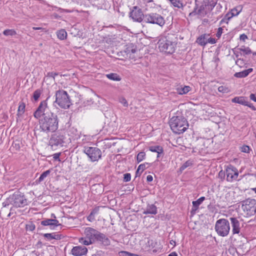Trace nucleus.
I'll list each match as a JSON object with an SVG mask.
<instances>
[{
  "label": "nucleus",
  "instance_id": "f257e3e1",
  "mask_svg": "<svg viewBox=\"0 0 256 256\" xmlns=\"http://www.w3.org/2000/svg\"><path fill=\"white\" fill-rule=\"evenodd\" d=\"M34 117L39 119L40 128L46 133L56 132L58 128V119L56 114L50 110L46 100L40 102L34 114Z\"/></svg>",
  "mask_w": 256,
  "mask_h": 256
},
{
  "label": "nucleus",
  "instance_id": "f03ea898",
  "mask_svg": "<svg viewBox=\"0 0 256 256\" xmlns=\"http://www.w3.org/2000/svg\"><path fill=\"white\" fill-rule=\"evenodd\" d=\"M216 3L214 0H195L194 10L189 14L188 16H197L198 18H204L214 9Z\"/></svg>",
  "mask_w": 256,
  "mask_h": 256
},
{
  "label": "nucleus",
  "instance_id": "7ed1b4c3",
  "mask_svg": "<svg viewBox=\"0 0 256 256\" xmlns=\"http://www.w3.org/2000/svg\"><path fill=\"white\" fill-rule=\"evenodd\" d=\"M169 124L173 132L178 134H182L188 127L187 120L182 116H172Z\"/></svg>",
  "mask_w": 256,
  "mask_h": 256
},
{
  "label": "nucleus",
  "instance_id": "20e7f679",
  "mask_svg": "<svg viewBox=\"0 0 256 256\" xmlns=\"http://www.w3.org/2000/svg\"><path fill=\"white\" fill-rule=\"evenodd\" d=\"M174 36L169 34L161 36L158 43L160 52L170 54L174 52L176 43L173 41Z\"/></svg>",
  "mask_w": 256,
  "mask_h": 256
},
{
  "label": "nucleus",
  "instance_id": "39448f33",
  "mask_svg": "<svg viewBox=\"0 0 256 256\" xmlns=\"http://www.w3.org/2000/svg\"><path fill=\"white\" fill-rule=\"evenodd\" d=\"M28 200L25 196L20 192H16L10 195L2 203L3 206L6 207L12 205L14 208H22L28 205Z\"/></svg>",
  "mask_w": 256,
  "mask_h": 256
},
{
  "label": "nucleus",
  "instance_id": "423d86ee",
  "mask_svg": "<svg viewBox=\"0 0 256 256\" xmlns=\"http://www.w3.org/2000/svg\"><path fill=\"white\" fill-rule=\"evenodd\" d=\"M98 231L90 227L86 228L84 230V237L80 238L79 242L84 246H89L96 242Z\"/></svg>",
  "mask_w": 256,
  "mask_h": 256
},
{
  "label": "nucleus",
  "instance_id": "0eeeda50",
  "mask_svg": "<svg viewBox=\"0 0 256 256\" xmlns=\"http://www.w3.org/2000/svg\"><path fill=\"white\" fill-rule=\"evenodd\" d=\"M242 208L246 217H250L256 214V200L248 198L242 202Z\"/></svg>",
  "mask_w": 256,
  "mask_h": 256
},
{
  "label": "nucleus",
  "instance_id": "6e6552de",
  "mask_svg": "<svg viewBox=\"0 0 256 256\" xmlns=\"http://www.w3.org/2000/svg\"><path fill=\"white\" fill-rule=\"evenodd\" d=\"M56 100L54 102L62 108H68L71 105L69 96L66 92L59 90L55 94Z\"/></svg>",
  "mask_w": 256,
  "mask_h": 256
},
{
  "label": "nucleus",
  "instance_id": "1a4fd4ad",
  "mask_svg": "<svg viewBox=\"0 0 256 256\" xmlns=\"http://www.w3.org/2000/svg\"><path fill=\"white\" fill-rule=\"evenodd\" d=\"M215 230L220 236H227L230 230L229 221L225 218L218 220L216 222Z\"/></svg>",
  "mask_w": 256,
  "mask_h": 256
},
{
  "label": "nucleus",
  "instance_id": "9d476101",
  "mask_svg": "<svg viewBox=\"0 0 256 256\" xmlns=\"http://www.w3.org/2000/svg\"><path fill=\"white\" fill-rule=\"evenodd\" d=\"M144 22L146 23L156 24L162 27L166 24L165 20L161 15L154 12L146 14Z\"/></svg>",
  "mask_w": 256,
  "mask_h": 256
},
{
  "label": "nucleus",
  "instance_id": "9b49d317",
  "mask_svg": "<svg viewBox=\"0 0 256 256\" xmlns=\"http://www.w3.org/2000/svg\"><path fill=\"white\" fill-rule=\"evenodd\" d=\"M84 152L90 158L92 162H98L102 158L101 150L96 147H85Z\"/></svg>",
  "mask_w": 256,
  "mask_h": 256
},
{
  "label": "nucleus",
  "instance_id": "f8f14e48",
  "mask_svg": "<svg viewBox=\"0 0 256 256\" xmlns=\"http://www.w3.org/2000/svg\"><path fill=\"white\" fill-rule=\"evenodd\" d=\"M226 180L228 182H232L234 181L240 180V178H238L239 174L238 169L231 164L227 166L226 169Z\"/></svg>",
  "mask_w": 256,
  "mask_h": 256
},
{
  "label": "nucleus",
  "instance_id": "ddd939ff",
  "mask_svg": "<svg viewBox=\"0 0 256 256\" xmlns=\"http://www.w3.org/2000/svg\"><path fill=\"white\" fill-rule=\"evenodd\" d=\"M129 16L134 22H141L144 20L145 14L140 8L137 6H134L129 14Z\"/></svg>",
  "mask_w": 256,
  "mask_h": 256
},
{
  "label": "nucleus",
  "instance_id": "4468645a",
  "mask_svg": "<svg viewBox=\"0 0 256 256\" xmlns=\"http://www.w3.org/2000/svg\"><path fill=\"white\" fill-rule=\"evenodd\" d=\"M64 142V136L58 134H52L49 140V144L52 148L58 146H62Z\"/></svg>",
  "mask_w": 256,
  "mask_h": 256
},
{
  "label": "nucleus",
  "instance_id": "2eb2a0df",
  "mask_svg": "<svg viewBox=\"0 0 256 256\" xmlns=\"http://www.w3.org/2000/svg\"><path fill=\"white\" fill-rule=\"evenodd\" d=\"M88 252V248L83 246H75L71 250L70 254L74 256H86Z\"/></svg>",
  "mask_w": 256,
  "mask_h": 256
},
{
  "label": "nucleus",
  "instance_id": "dca6fc26",
  "mask_svg": "<svg viewBox=\"0 0 256 256\" xmlns=\"http://www.w3.org/2000/svg\"><path fill=\"white\" fill-rule=\"evenodd\" d=\"M230 220L232 227L233 234H239L240 231V222L236 218L230 217Z\"/></svg>",
  "mask_w": 256,
  "mask_h": 256
},
{
  "label": "nucleus",
  "instance_id": "f3484780",
  "mask_svg": "<svg viewBox=\"0 0 256 256\" xmlns=\"http://www.w3.org/2000/svg\"><path fill=\"white\" fill-rule=\"evenodd\" d=\"M148 244L150 247L149 250H152L153 252H157L160 251L162 246L160 244L152 240H148Z\"/></svg>",
  "mask_w": 256,
  "mask_h": 256
},
{
  "label": "nucleus",
  "instance_id": "a211bd4d",
  "mask_svg": "<svg viewBox=\"0 0 256 256\" xmlns=\"http://www.w3.org/2000/svg\"><path fill=\"white\" fill-rule=\"evenodd\" d=\"M41 224L44 226H50V228L53 229L55 226L60 225L58 221L56 219H46L41 222Z\"/></svg>",
  "mask_w": 256,
  "mask_h": 256
},
{
  "label": "nucleus",
  "instance_id": "6ab92c4d",
  "mask_svg": "<svg viewBox=\"0 0 256 256\" xmlns=\"http://www.w3.org/2000/svg\"><path fill=\"white\" fill-rule=\"evenodd\" d=\"M242 6L240 5L238 6L231 10V11L226 14L228 20H230L233 16H237L242 12Z\"/></svg>",
  "mask_w": 256,
  "mask_h": 256
},
{
  "label": "nucleus",
  "instance_id": "aec40b11",
  "mask_svg": "<svg viewBox=\"0 0 256 256\" xmlns=\"http://www.w3.org/2000/svg\"><path fill=\"white\" fill-rule=\"evenodd\" d=\"M96 242H99L106 246H109L110 244L109 238L104 234L100 232H98Z\"/></svg>",
  "mask_w": 256,
  "mask_h": 256
},
{
  "label": "nucleus",
  "instance_id": "412c9836",
  "mask_svg": "<svg viewBox=\"0 0 256 256\" xmlns=\"http://www.w3.org/2000/svg\"><path fill=\"white\" fill-rule=\"evenodd\" d=\"M146 10H150L160 8V6L156 4L153 0H145Z\"/></svg>",
  "mask_w": 256,
  "mask_h": 256
},
{
  "label": "nucleus",
  "instance_id": "4be33fe9",
  "mask_svg": "<svg viewBox=\"0 0 256 256\" xmlns=\"http://www.w3.org/2000/svg\"><path fill=\"white\" fill-rule=\"evenodd\" d=\"M157 213V208L154 204H148L146 208V210L144 211V214H156Z\"/></svg>",
  "mask_w": 256,
  "mask_h": 256
},
{
  "label": "nucleus",
  "instance_id": "5701e85b",
  "mask_svg": "<svg viewBox=\"0 0 256 256\" xmlns=\"http://www.w3.org/2000/svg\"><path fill=\"white\" fill-rule=\"evenodd\" d=\"M232 102L234 103H238L246 106L248 105V100L244 96H236L232 99Z\"/></svg>",
  "mask_w": 256,
  "mask_h": 256
},
{
  "label": "nucleus",
  "instance_id": "b1692460",
  "mask_svg": "<svg viewBox=\"0 0 256 256\" xmlns=\"http://www.w3.org/2000/svg\"><path fill=\"white\" fill-rule=\"evenodd\" d=\"M208 37V34H204L199 36L196 42L200 46H204L206 45V38Z\"/></svg>",
  "mask_w": 256,
  "mask_h": 256
},
{
  "label": "nucleus",
  "instance_id": "393cba45",
  "mask_svg": "<svg viewBox=\"0 0 256 256\" xmlns=\"http://www.w3.org/2000/svg\"><path fill=\"white\" fill-rule=\"evenodd\" d=\"M252 71V68H250L240 72H236L234 74V76L236 78H245Z\"/></svg>",
  "mask_w": 256,
  "mask_h": 256
},
{
  "label": "nucleus",
  "instance_id": "a878e982",
  "mask_svg": "<svg viewBox=\"0 0 256 256\" xmlns=\"http://www.w3.org/2000/svg\"><path fill=\"white\" fill-rule=\"evenodd\" d=\"M206 199L204 196H202L196 201H193L192 208V212L196 211L198 208L199 206L202 202Z\"/></svg>",
  "mask_w": 256,
  "mask_h": 256
},
{
  "label": "nucleus",
  "instance_id": "bb28decb",
  "mask_svg": "<svg viewBox=\"0 0 256 256\" xmlns=\"http://www.w3.org/2000/svg\"><path fill=\"white\" fill-rule=\"evenodd\" d=\"M170 4L173 6L175 8H178L183 9L185 4H184L182 1L180 0H168Z\"/></svg>",
  "mask_w": 256,
  "mask_h": 256
},
{
  "label": "nucleus",
  "instance_id": "cd10ccee",
  "mask_svg": "<svg viewBox=\"0 0 256 256\" xmlns=\"http://www.w3.org/2000/svg\"><path fill=\"white\" fill-rule=\"evenodd\" d=\"M150 166V164L148 162H146L140 164L136 171V174L138 175V174H140L144 170L148 168L149 166Z\"/></svg>",
  "mask_w": 256,
  "mask_h": 256
},
{
  "label": "nucleus",
  "instance_id": "c85d7f7f",
  "mask_svg": "<svg viewBox=\"0 0 256 256\" xmlns=\"http://www.w3.org/2000/svg\"><path fill=\"white\" fill-rule=\"evenodd\" d=\"M148 150L152 152H156L159 154H163L164 150L160 146H152L148 148Z\"/></svg>",
  "mask_w": 256,
  "mask_h": 256
},
{
  "label": "nucleus",
  "instance_id": "c756f323",
  "mask_svg": "<svg viewBox=\"0 0 256 256\" xmlns=\"http://www.w3.org/2000/svg\"><path fill=\"white\" fill-rule=\"evenodd\" d=\"M56 35L58 38L60 40H64L66 39L67 37V32L65 30L61 29L56 32Z\"/></svg>",
  "mask_w": 256,
  "mask_h": 256
},
{
  "label": "nucleus",
  "instance_id": "7c9ffc66",
  "mask_svg": "<svg viewBox=\"0 0 256 256\" xmlns=\"http://www.w3.org/2000/svg\"><path fill=\"white\" fill-rule=\"evenodd\" d=\"M44 236L45 238L48 240H58L60 238L59 235L56 234L55 233L45 234H44Z\"/></svg>",
  "mask_w": 256,
  "mask_h": 256
},
{
  "label": "nucleus",
  "instance_id": "2f4dec72",
  "mask_svg": "<svg viewBox=\"0 0 256 256\" xmlns=\"http://www.w3.org/2000/svg\"><path fill=\"white\" fill-rule=\"evenodd\" d=\"M106 78L108 79L114 81H120L121 80L120 76L117 74L115 73H110L109 74H106Z\"/></svg>",
  "mask_w": 256,
  "mask_h": 256
},
{
  "label": "nucleus",
  "instance_id": "473e14b6",
  "mask_svg": "<svg viewBox=\"0 0 256 256\" xmlns=\"http://www.w3.org/2000/svg\"><path fill=\"white\" fill-rule=\"evenodd\" d=\"M26 105L24 102H21L19 104L18 110V116H21L24 112Z\"/></svg>",
  "mask_w": 256,
  "mask_h": 256
},
{
  "label": "nucleus",
  "instance_id": "72a5a7b5",
  "mask_svg": "<svg viewBox=\"0 0 256 256\" xmlns=\"http://www.w3.org/2000/svg\"><path fill=\"white\" fill-rule=\"evenodd\" d=\"M190 90L189 86H184L183 88H178V93L180 94H187Z\"/></svg>",
  "mask_w": 256,
  "mask_h": 256
},
{
  "label": "nucleus",
  "instance_id": "f704fd0d",
  "mask_svg": "<svg viewBox=\"0 0 256 256\" xmlns=\"http://www.w3.org/2000/svg\"><path fill=\"white\" fill-rule=\"evenodd\" d=\"M146 153L144 152H140L136 156V162L140 163L146 158Z\"/></svg>",
  "mask_w": 256,
  "mask_h": 256
},
{
  "label": "nucleus",
  "instance_id": "c9c22d12",
  "mask_svg": "<svg viewBox=\"0 0 256 256\" xmlns=\"http://www.w3.org/2000/svg\"><path fill=\"white\" fill-rule=\"evenodd\" d=\"M3 34L6 36H13L16 34V32L13 29H7L3 32Z\"/></svg>",
  "mask_w": 256,
  "mask_h": 256
},
{
  "label": "nucleus",
  "instance_id": "e433bc0d",
  "mask_svg": "<svg viewBox=\"0 0 256 256\" xmlns=\"http://www.w3.org/2000/svg\"><path fill=\"white\" fill-rule=\"evenodd\" d=\"M218 91L222 94H227L230 92V90L228 86H222L218 88Z\"/></svg>",
  "mask_w": 256,
  "mask_h": 256
},
{
  "label": "nucleus",
  "instance_id": "4c0bfd02",
  "mask_svg": "<svg viewBox=\"0 0 256 256\" xmlns=\"http://www.w3.org/2000/svg\"><path fill=\"white\" fill-rule=\"evenodd\" d=\"M51 170H48L44 172H42L40 176L39 177L38 180L39 182H41L44 180V179L50 174Z\"/></svg>",
  "mask_w": 256,
  "mask_h": 256
},
{
  "label": "nucleus",
  "instance_id": "58836bf2",
  "mask_svg": "<svg viewBox=\"0 0 256 256\" xmlns=\"http://www.w3.org/2000/svg\"><path fill=\"white\" fill-rule=\"evenodd\" d=\"M192 162L191 160H187L180 168V171L182 172L188 166H192Z\"/></svg>",
  "mask_w": 256,
  "mask_h": 256
},
{
  "label": "nucleus",
  "instance_id": "ea45409f",
  "mask_svg": "<svg viewBox=\"0 0 256 256\" xmlns=\"http://www.w3.org/2000/svg\"><path fill=\"white\" fill-rule=\"evenodd\" d=\"M40 94L41 90L40 89H38L34 92L33 94V98L36 101L40 97Z\"/></svg>",
  "mask_w": 256,
  "mask_h": 256
},
{
  "label": "nucleus",
  "instance_id": "a19ab883",
  "mask_svg": "<svg viewBox=\"0 0 256 256\" xmlns=\"http://www.w3.org/2000/svg\"><path fill=\"white\" fill-rule=\"evenodd\" d=\"M240 50L246 54H250L252 52L250 49L248 47H245L244 46L240 48Z\"/></svg>",
  "mask_w": 256,
  "mask_h": 256
},
{
  "label": "nucleus",
  "instance_id": "79ce46f5",
  "mask_svg": "<svg viewBox=\"0 0 256 256\" xmlns=\"http://www.w3.org/2000/svg\"><path fill=\"white\" fill-rule=\"evenodd\" d=\"M58 73L55 72H48L47 73L46 75V77L47 78H52L54 82H55V76H58Z\"/></svg>",
  "mask_w": 256,
  "mask_h": 256
},
{
  "label": "nucleus",
  "instance_id": "37998d69",
  "mask_svg": "<svg viewBox=\"0 0 256 256\" xmlns=\"http://www.w3.org/2000/svg\"><path fill=\"white\" fill-rule=\"evenodd\" d=\"M216 42V40L215 38H211L210 36V34H208V37L206 38V44H214Z\"/></svg>",
  "mask_w": 256,
  "mask_h": 256
},
{
  "label": "nucleus",
  "instance_id": "c03bdc74",
  "mask_svg": "<svg viewBox=\"0 0 256 256\" xmlns=\"http://www.w3.org/2000/svg\"><path fill=\"white\" fill-rule=\"evenodd\" d=\"M250 150V148L246 145H244L240 148L241 151L245 153H249Z\"/></svg>",
  "mask_w": 256,
  "mask_h": 256
},
{
  "label": "nucleus",
  "instance_id": "a18cd8bd",
  "mask_svg": "<svg viewBox=\"0 0 256 256\" xmlns=\"http://www.w3.org/2000/svg\"><path fill=\"white\" fill-rule=\"evenodd\" d=\"M35 225L33 224H26V228L27 230L32 231L35 229Z\"/></svg>",
  "mask_w": 256,
  "mask_h": 256
},
{
  "label": "nucleus",
  "instance_id": "49530a36",
  "mask_svg": "<svg viewBox=\"0 0 256 256\" xmlns=\"http://www.w3.org/2000/svg\"><path fill=\"white\" fill-rule=\"evenodd\" d=\"M131 175L130 173H126L124 174V181L128 182L130 180Z\"/></svg>",
  "mask_w": 256,
  "mask_h": 256
},
{
  "label": "nucleus",
  "instance_id": "de8ad7c7",
  "mask_svg": "<svg viewBox=\"0 0 256 256\" xmlns=\"http://www.w3.org/2000/svg\"><path fill=\"white\" fill-rule=\"evenodd\" d=\"M120 102L124 106L127 107L128 106V102L124 98H120Z\"/></svg>",
  "mask_w": 256,
  "mask_h": 256
},
{
  "label": "nucleus",
  "instance_id": "09e8293b",
  "mask_svg": "<svg viewBox=\"0 0 256 256\" xmlns=\"http://www.w3.org/2000/svg\"><path fill=\"white\" fill-rule=\"evenodd\" d=\"M223 32V29L222 28L220 27L218 29V31H217V32L216 33V36L218 38H220L221 36H222V34Z\"/></svg>",
  "mask_w": 256,
  "mask_h": 256
},
{
  "label": "nucleus",
  "instance_id": "8fccbe9b",
  "mask_svg": "<svg viewBox=\"0 0 256 256\" xmlns=\"http://www.w3.org/2000/svg\"><path fill=\"white\" fill-rule=\"evenodd\" d=\"M12 146L16 148V150H19L20 148V146L19 142H15L12 144Z\"/></svg>",
  "mask_w": 256,
  "mask_h": 256
},
{
  "label": "nucleus",
  "instance_id": "3c124183",
  "mask_svg": "<svg viewBox=\"0 0 256 256\" xmlns=\"http://www.w3.org/2000/svg\"><path fill=\"white\" fill-rule=\"evenodd\" d=\"M99 211V207L94 208L90 212L92 215H93L95 216L96 214H97Z\"/></svg>",
  "mask_w": 256,
  "mask_h": 256
},
{
  "label": "nucleus",
  "instance_id": "603ef678",
  "mask_svg": "<svg viewBox=\"0 0 256 256\" xmlns=\"http://www.w3.org/2000/svg\"><path fill=\"white\" fill-rule=\"evenodd\" d=\"M226 175V170L223 171L222 170L218 172V176L222 180L224 178Z\"/></svg>",
  "mask_w": 256,
  "mask_h": 256
},
{
  "label": "nucleus",
  "instance_id": "864d4df0",
  "mask_svg": "<svg viewBox=\"0 0 256 256\" xmlns=\"http://www.w3.org/2000/svg\"><path fill=\"white\" fill-rule=\"evenodd\" d=\"M95 216L93 215H92V214L90 213V214H89V216H88L87 218V220L92 222V221H94L95 219Z\"/></svg>",
  "mask_w": 256,
  "mask_h": 256
},
{
  "label": "nucleus",
  "instance_id": "5fc2aeb1",
  "mask_svg": "<svg viewBox=\"0 0 256 256\" xmlns=\"http://www.w3.org/2000/svg\"><path fill=\"white\" fill-rule=\"evenodd\" d=\"M240 39L242 41H245L246 39H248V36L245 34H242L240 36Z\"/></svg>",
  "mask_w": 256,
  "mask_h": 256
},
{
  "label": "nucleus",
  "instance_id": "6e6d98bb",
  "mask_svg": "<svg viewBox=\"0 0 256 256\" xmlns=\"http://www.w3.org/2000/svg\"><path fill=\"white\" fill-rule=\"evenodd\" d=\"M250 99L256 102V94H251L250 96Z\"/></svg>",
  "mask_w": 256,
  "mask_h": 256
},
{
  "label": "nucleus",
  "instance_id": "4d7b16f0",
  "mask_svg": "<svg viewBox=\"0 0 256 256\" xmlns=\"http://www.w3.org/2000/svg\"><path fill=\"white\" fill-rule=\"evenodd\" d=\"M248 105H246V106L250 108L253 110H256V108L253 106L252 104L250 103L249 102H248Z\"/></svg>",
  "mask_w": 256,
  "mask_h": 256
},
{
  "label": "nucleus",
  "instance_id": "13d9d810",
  "mask_svg": "<svg viewBox=\"0 0 256 256\" xmlns=\"http://www.w3.org/2000/svg\"><path fill=\"white\" fill-rule=\"evenodd\" d=\"M153 180V177L151 175H148L147 176H146V181L148 182H152Z\"/></svg>",
  "mask_w": 256,
  "mask_h": 256
},
{
  "label": "nucleus",
  "instance_id": "bf43d9fd",
  "mask_svg": "<svg viewBox=\"0 0 256 256\" xmlns=\"http://www.w3.org/2000/svg\"><path fill=\"white\" fill-rule=\"evenodd\" d=\"M60 156V153H56V154H54V160H57V159H58L59 158Z\"/></svg>",
  "mask_w": 256,
  "mask_h": 256
},
{
  "label": "nucleus",
  "instance_id": "052dcab7",
  "mask_svg": "<svg viewBox=\"0 0 256 256\" xmlns=\"http://www.w3.org/2000/svg\"><path fill=\"white\" fill-rule=\"evenodd\" d=\"M168 256H178V254H176V252H172L171 253H170Z\"/></svg>",
  "mask_w": 256,
  "mask_h": 256
},
{
  "label": "nucleus",
  "instance_id": "680f3d73",
  "mask_svg": "<svg viewBox=\"0 0 256 256\" xmlns=\"http://www.w3.org/2000/svg\"><path fill=\"white\" fill-rule=\"evenodd\" d=\"M42 28H40V27H33L32 28V29L34 30H40Z\"/></svg>",
  "mask_w": 256,
  "mask_h": 256
},
{
  "label": "nucleus",
  "instance_id": "e2e57ef3",
  "mask_svg": "<svg viewBox=\"0 0 256 256\" xmlns=\"http://www.w3.org/2000/svg\"><path fill=\"white\" fill-rule=\"evenodd\" d=\"M208 22V19L204 18L202 20V24L207 23V22Z\"/></svg>",
  "mask_w": 256,
  "mask_h": 256
},
{
  "label": "nucleus",
  "instance_id": "0e129e2a",
  "mask_svg": "<svg viewBox=\"0 0 256 256\" xmlns=\"http://www.w3.org/2000/svg\"><path fill=\"white\" fill-rule=\"evenodd\" d=\"M170 244H174V246L176 245V242L172 240L170 242Z\"/></svg>",
  "mask_w": 256,
  "mask_h": 256
},
{
  "label": "nucleus",
  "instance_id": "69168bd1",
  "mask_svg": "<svg viewBox=\"0 0 256 256\" xmlns=\"http://www.w3.org/2000/svg\"><path fill=\"white\" fill-rule=\"evenodd\" d=\"M12 208H10V213H9V214H8V216H10V215H11V214H12Z\"/></svg>",
  "mask_w": 256,
  "mask_h": 256
},
{
  "label": "nucleus",
  "instance_id": "338daca9",
  "mask_svg": "<svg viewBox=\"0 0 256 256\" xmlns=\"http://www.w3.org/2000/svg\"><path fill=\"white\" fill-rule=\"evenodd\" d=\"M252 190L253 191H254L255 192V193L256 194V187L254 188H252Z\"/></svg>",
  "mask_w": 256,
  "mask_h": 256
},
{
  "label": "nucleus",
  "instance_id": "774afa93",
  "mask_svg": "<svg viewBox=\"0 0 256 256\" xmlns=\"http://www.w3.org/2000/svg\"><path fill=\"white\" fill-rule=\"evenodd\" d=\"M162 154H158V155H157V158H158Z\"/></svg>",
  "mask_w": 256,
  "mask_h": 256
}]
</instances>
